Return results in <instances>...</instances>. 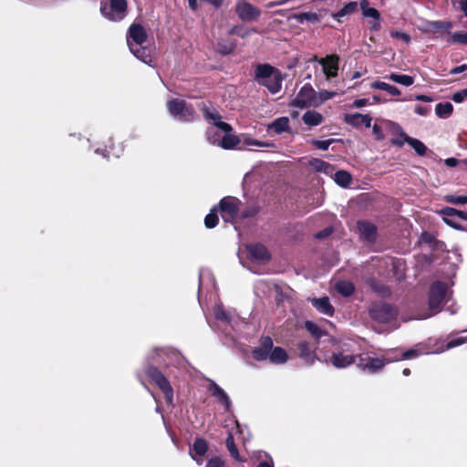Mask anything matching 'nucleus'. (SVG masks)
<instances>
[{
	"label": "nucleus",
	"instance_id": "nucleus-17",
	"mask_svg": "<svg viewBox=\"0 0 467 467\" xmlns=\"http://www.w3.org/2000/svg\"><path fill=\"white\" fill-rule=\"evenodd\" d=\"M358 229L360 236L368 243H374L377 240L378 229L377 226L368 221H358Z\"/></svg>",
	"mask_w": 467,
	"mask_h": 467
},
{
	"label": "nucleus",
	"instance_id": "nucleus-11",
	"mask_svg": "<svg viewBox=\"0 0 467 467\" xmlns=\"http://www.w3.org/2000/svg\"><path fill=\"white\" fill-rule=\"evenodd\" d=\"M235 12L243 21L257 20L261 15L258 8L244 0H241L236 4Z\"/></svg>",
	"mask_w": 467,
	"mask_h": 467
},
{
	"label": "nucleus",
	"instance_id": "nucleus-62",
	"mask_svg": "<svg viewBox=\"0 0 467 467\" xmlns=\"http://www.w3.org/2000/svg\"><path fill=\"white\" fill-rule=\"evenodd\" d=\"M331 234H332V229L331 228H326V229L317 233L315 236L317 239H323V238L327 237Z\"/></svg>",
	"mask_w": 467,
	"mask_h": 467
},
{
	"label": "nucleus",
	"instance_id": "nucleus-64",
	"mask_svg": "<svg viewBox=\"0 0 467 467\" xmlns=\"http://www.w3.org/2000/svg\"><path fill=\"white\" fill-rule=\"evenodd\" d=\"M467 70V65L466 64H463V65H461V66H458V67H455L451 69L450 73L451 75H455V74H460L463 71Z\"/></svg>",
	"mask_w": 467,
	"mask_h": 467
},
{
	"label": "nucleus",
	"instance_id": "nucleus-30",
	"mask_svg": "<svg viewBox=\"0 0 467 467\" xmlns=\"http://www.w3.org/2000/svg\"><path fill=\"white\" fill-rule=\"evenodd\" d=\"M269 129L273 130L276 134L289 131V119L287 117H280L274 120Z\"/></svg>",
	"mask_w": 467,
	"mask_h": 467
},
{
	"label": "nucleus",
	"instance_id": "nucleus-23",
	"mask_svg": "<svg viewBox=\"0 0 467 467\" xmlns=\"http://www.w3.org/2000/svg\"><path fill=\"white\" fill-rule=\"evenodd\" d=\"M208 390L210 391L211 395L215 397L219 403H222L225 406L226 410H229L231 401L226 394V392L215 382H212L209 387Z\"/></svg>",
	"mask_w": 467,
	"mask_h": 467
},
{
	"label": "nucleus",
	"instance_id": "nucleus-12",
	"mask_svg": "<svg viewBox=\"0 0 467 467\" xmlns=\"http://www.w3.org/2000/svg\"><path fill=\"white\" fill-rule=\"evenodd\" d=\"M148 39V34L146 29L138 23H133L130 26L127 32V42L128 45L132 44L134 42L137 46H141Z\"/></svg>",
	"mask_w": 467,
	"mask_h": 467
},
{
	"label": "nucleus",
	"instance_id": "nucleus-8",
	"mask_svg": "<svg viewBox=\"0 0 467 467\" xmlns=\"http://www.w3.org/2000/svg\"><path fill=\"white\" fill-rule=\"evenodd\" d=\"M295 350L297 357L303 361V363L306 366H312L316 362V360L323 361L321 358H319L317 353V345H312L310 342L306 340H300L295 345Z\"/></svg>",
	"mask_w": 467,
	"mask_h": 467
},
{
	"label": "nucleus",
	"instance_id": "nucleus-56",
	"mask_svg": "<svg viewBox=\"0 0 467 467\" xmlns=\"http://www.w3.org/2000/svg\"><path fill=\"white\" fill-rule=\"evenodd\" d=\"M452 100L456 103L462 102L465 99H467V88L461 89L460 91L455 92L452 95Z\"/></svg>",
	"mask_w": 467,
	"mask_h": 467
},
{
	"label": "nucleus",
	"instance_id": "nucleus-60",
	"mask_svg": "<svg viewBox=\"0 0 467 467\" xmlns=\"http://www.w3.org/2000/svg\"><path fill=\"white\" fill-rule=\"evenodd\" d=\"M389 87V84L383 81H375L371 84L372 88L380 89L387 91Z\"/></svg>",
	"mask_w": 467,
	"mask_h": 467
},
{
	"label": "nucleus",
	"instance_id": "nucleus-14",
	"mask_svg": "<svg viewBox=\"0 0 467 467\" xmlns=\"http://www.w3.org/2000/svg\"><path fill=\"white\" fill-rule=\"evenodd\" d=\"M248 256L250 259L260 262H268L271 254L267 248L260 244H252L246 246Z\"/></svg>",
	"mask_w": 467,
	"mask_h": 467
},
{
	"label": "nucleus",
	"instance_id": "nucleus-3",
	"mask_svg": "<svg viewBox=\"0 0 467 467\" xmlns=\"http://www.w3.org/2000/svg\"><path fill=\"white\" fill-rule=\"evenodd\" d=\"M398 309L388 303L377 302L371 305L368 309L370 318L380 324H389L398 317Z\"/></svg>",
	"mask_w": 467,
	"mask_h": 467
},
{
	"label": "nucleus",
	"instance_id": "nucleus-36",
	"mask_svg": "<svg viewBox=\"0 0 467 467\" xmlns=\"http://www.w3.org/2000/svg\"><path fill=\"white\" fill-rule=\"evenodd\" d=\"M225 446L230 452V455L237 462H243L244 460L241 458L239 454L238 448L234 442V435L229 432L228 436L225 440Z\"/></svg>",
	"mask_w": 467,
	"mask_h": 467
},
{
	"label": "nucleus",
	"instance_id": "nucleus-1",
	"mask_svg": "<svg viewBox=\"0 0 467 467\" xmlns=\"http://www.w3.org/2000/svg\"><path fill=\"white\" fill-rule=\"evenodd\" d=\"M254 78L258 85L266 88L271 94H276L281 90L285 77L280 69L264 63L255 66Z\"/></svg>",
	"mask_w": 467,
	"mask_h": 467
},
{
	"label": "nucleus",
	"instance_id": "nucleus-7",
	"mask_svg": "<svg viewBox=\"0 0 467 467\" xmlns=\"http://www.w3.org/2000/svg\"><path fill=\"white\" fill-rule=\"evenodd\" d=\"M127 0H109V6L104 3L100 12L104 17L110 21H120L127 16Z\"/></svg>",
	"mask_w": 467,
	"mask_h": 467
},
{
	"label": "nucleus",
	"instance_id": "nucleus-58",
	"mask_svg": "<svg viewBox=\"0 0 467 467\" xmlns=\"http://www.w3.org/2000/svg\"><path fill=\"white\" fill-rule=\"evenodd\" d=\"M431 111L429 107H424L420 105H416L414 108V112L420 116H427Z\"/></svg>",
	"mask_w": 467,
	"mask_h": 467
},
{
	"label": "nucleus",
	"instance_id": "nucleus-24",
	"mask_svg": "<svg viewBox=\"0 0 467 467\" xmlns=\"http://www.w3.org/2000/svg\"><path fill=\"white\" fill-rule=\"evenodd\" d=\"M309 165L317 171L323 172L327 175L332 176L335 171L334 165L321 160L314 158L309 161Z\"/></svg>",
	"mask_w": 467,
	"mask_h": 467
},
{
	"label": "nucleus",
	"instance_id": "nucleus-53",
	"mask_svg": "<svg viewBox=\"0 0 467 467\" xmlns=\"http://www.w3.org/2000/svg\"><path fill=\"white\" fill-rule=\"evenodd\" d=\"M371 287L375 292H377L383 297L389 296L390 295V290L385 285L373 284L371 285Z\"/></svg>",
	"mask_w": 467,
	"mask_h": 467
},
{
	"label": "nucleus",
	"instance_id": "nucleus-52",
	"mask_svg": "<svg viewBox=\"0 0 467 467\" xmlns=\"http://www.w3.org/2000/svg\"><path fill=\"white\" fill-rule=\"evenodd\" d=\"M243 145L244 146H247V147L248 146L269 147V146L272 145V143L261 141V140L251 139V138H247V139L244 140Z\"/></svg>",
	"mask_w": 467,
	"mask_h": 467
},
{
	"label": "nucleus",
	"instance_id": "nucleus-47",
	"mask_svg": "<svg viewBox=\"0 0 467 467\" xmlns=\"http://www.w3.org/2000/svg\"><path fill=\"white\" fill-rule=\"evenodd\" d=\"M444 201L456 205L467 204V195L448 194L444 196Z\"/></svg>",
	"mask_w": 467,
	"mask_h": 467
},
{
	"label": "nucleus",
	"instance_id": "nucleus-19",
	"mask_svg": "<svg viewBox=\"0 0 467 467\" xmlns=\"http://www.w3.org/2000/svg\"><path fill=\"white\" fill-rule=\"evenodd\" d=\"M441 213L443 215V220L444 222L455 228V229H459V225L456 224L455 223L452 222V220L449 219V217H459L460 219L463 220V221H467V212H464V211H461V210H457L455 208H452V207H444L441 210Z\"/></svg>",
	"mask_w": 467,
	"mask_h": 467
},
{
	"label": "nucleus",
	"instance_id": "nucleus-50",
	"mask_svg": "<svg viewBox=\"0 0 467 467\" xmlns=\"http://www.w3.org/2000/svg\"><path fill=\"white\" fill-rule=\"evenodd\" d=\"M466 342H467V336L466 337H457L450 339L447 342V344L445 345L444 349L449 350L451 348L463 345Z\"/></svg>",
	"mask_w": 467,
	"mask_h": 467
},
{
	"label": "nucleus",
	"instance_id": "nucleus-51",
	"mask_svg": "<svg viewBox=\"0 0 467 467\" xmlns=\"http://www.w3.org/2000/svg\"><path fill=\"white\" fill-rule=\"evenodd\" d=\"M389 34L392 38L402 40L407 44L410 43L411 40L410 36L405 32H400L398 30H391Z\"/></svg>",
	"mask_w": 467,
	"mask_h": 467
},
{
	"label": "nucleus",
	"instance_id": "nucleus-9",
	"mask_svg": "<svg viewBox=\"0 0 467 467\" xmlns=\"http://www.w3.org/2000/svg\"><path fill=\"white\" fill-rule=\"evenodd\" d=\"M290 105L299 109L316 106L317 105V92L310 84H305Z\"/></svg>",
	"mask_w": 467,
	"mask_h": 467
},
{
	"label": "nucleus",
	"instance_id": "nucleus-4",
	"mask_svg": "<svg viewBox=\"0 0 467 467\" xmlns=\"http://www.w3.org/2000/svg\"><path fill=\"white\" fill-rule=\"evenodd\" d=\"M144 372L146 376L162 391L166 402L171 404L173 400V389L164 374L153 365H148Z\"/></svg>",
	"mask_w": 467,
	"mask_h": 467
},
{
	"label": "nucleus",
	"instance_id": "nucleus-27",
	"mask_svg": "<svg viewBox=\"0 0 467 467\" xmlns=\"http://www.w3.org/2000/svg\"><path fill=\"white\" fill-rule=\"evenodd\" d=\"M222 138L219 145L224 150H233L236 148L240 143L241 140L238 136L234 134H231L230 132H225Z\"/></svg>",
	"mask_w": 467,
	"mask_h": 467
},
{
	"label": "nucleus",
	"instance_id": "nucleus-45",
	"mask_svg": "<svg viewBox=\"0 0 467 467\" xmlns=\"http://www.w3.org/2000/svg\"><path fill=\"white\" fill-rule=\"evenodd\" d=\"M254 29H247V28H244L243 26H234L233 27L230 28V30L228 31V34L230 36H240L241 38H245L247 37L251 32H254Z\"/></svg>",
	"mask_w": 467,
	"mask_h": 467
},
{
	"label": "nucleus",
	"instance_id": "nucleus-42",
	"mask_svg": "<svg viewBox=\"0 0 467 467\" xmlns=\"http://www.w3.org/2000/svg\"><path fill=\"white\" fill-rule=\"evenodd\" d=\"M396 129L397 130H399L400 137L392 138L390 140V144L398 148H402L404 144L407 142V140L410 139L411 137H410L406 132H404L400 126L396 125Z\"/></svg>",
	"mask_w": 467,
	"mask_h": 467
},
{
	"label": "nucleus",
	"instance_id": "nucleus-57",
	"mask_svg": "<svg viewBox=\"0 0 467 467\" xmlns=\"http://www.w3.org/2000/svg\"><path fill=\"white\" fill-rule=\"evenodd\" d=\"M372 134H373L375 140L378 141H381L385 138L380 126L376 123L372 127Z\"/></svg>",
	"mask_w": 467,
	"mask_h": 467
},
{
	"label": "nucleus",
	"instance_id": "nucleus-38",
	"mask_svg": "<svg viewBox=\"0 0 467 467\" xmlns=\"http://www.w3.org/2000/svg\"><path fill=\"white\" fill-rule=\"evenodd\" d=\"M305 327L311 334L313 338H315V344L317 345L319 339L325 335V332L317 324L309 320L306 321Z\"/></svg>",
	"mask_w": 467,
	"mask_h": 467
},
{
	"label": "nucleus",
	"instance_id": "nucleus-63",
	"mask_svg": "<svg viewBox=\"0 0 467 467\" xmlns=\"http://www.w3.org/2000/svg\"><path fill=\"white\" fill-rule=\"evenodd\" d=\"M459 4L460 9L463 12L464 16H467V0H452V4Z\"/></svg>",
	"mask_w": 467,
	"mask_h": 467
},
{
	"label": "nucleus",
	"instance_id": "nucleus-15",
	"mask_svg": "<svg viewBox=\"0 0 467 467\" xmlns=\"http://www.w3.org/2000/svg\"><path fill=\"white\" fill-rule=\"evenodd\" d=\"M322 362L329 363L337 368H345L356 362V356L344 355L343 353H332L328 358H324Z\"/></svg>",
	"mask_w": 467,
	"mask_h": 467
},
{
	"label": "nucleus",
	"instance_id": "nucleus-28",
	"mask_svg": "<svg viewBox=\"0 0 467 467\" xmlns=\"http://www.w3.org/2000/svg\"><path fill=\"white\" fill-rule=\"evenodd\" d=\"M294 17L300 24H303L305 21L316 24L319 23L322 19V16L316 12H301L296 14Z\"/></svg>",
	"mask_w": 467,
	"mask_h": 467
},
{
	"label": "nucleus",
	"instance_id": "nucleus-49",
	"mask_svg": "<svg viewBox=\"0 0 467 467\" xmlns=\"http://www.w3.org/2000/svg\"><path fill=\"white\" fill-rule=\"evenodd\" d=\"M371 20L368 21V26L370 32H377L381 29V15L379 12V16H368Z\"/></svg>",
	"mask_w": 467,
	"mask_h": 467
},
{
	"label": "nucleus",
	"instance_id": "nucleus-37",
	"mask_svg": "<svg viewBox=\"0 0 467 467\" xmlns=\"http://www.w3.org/2000/svg\"><path fill=\"white\" fill-rule=\"evenodd\" d=\"M130 50L134 54V56L143 61L144 63L151 62V57L146 47L141 46L133 47L132 44H130Z\"/></svg>",
	"mask_w": 467,
	"mask_h": 467
},
{
	"label": "nucleus",
	"instance_id": "nucleus-32",
	"mask_svg": "<svg viewBox=\"0 0 467 467\" xmlns=\"http://www.w3.org/2000/svg\"><path fill=\"white\" fill-rule=\"evenodd\" d=\"M358 9V3L355 1L348 2L337 13H332L331 16L337 22H340V17L355 13Z\"/></svg>",
	"mask_w": 467,
	"mask_h": 467
},
{
	"label": "nucleus",
	"instance_id": "nucleus-22",
	"mask_svg": "<svg viewBox=\"0 0 467 467\" xmlns=\"http://www.w3.org/2000/svg\"><path fill=\"white\" fill-rule=\"evenodd\" d=\"M312 305L317 308V310L322 314L332 317L334 315L335 309L331 305L328 296H323L321 298H313L311 299Z\"/></svg>",
	"mask_w": 467,
	"mask_h": 467
},
{
	"label": "nucleus",
	"instance_id": "nucleus-61",
	"mask_svg": "<svg viewBox=\"0 0 467 467\" xmlns=\"http://www.w3.org/2000/svg\"><path fill=\"white\" fill-rule=\"evenodd\" d=\"M368 103V99H358L353 101L352 107L353 108H362V107L367 106Z\"/></svg>",
	"mask_w": 467,
	"mask_h": 467
},
{
	"label": "nucleus",
	"instance_id": "nucleus-26",
	"mask_svg": "<svg viewBox=\"0 0 467 467\" xmlns=\"http://www.w3.org/2000/svg\"><path fill=\"white\" fill-rule=\"evenodd\" d=\"M269 360L273 364H284L288 360V355L283 348L273 347L270 351Z\"/></svg>",
	"mask_w": 467,
	"mask_h": 467
},
{
	"label": "nucleus",
	"instance_id": "nucleus-44",
	"mask_svg": "<svg viewBox=\"0 0 467 467\" xmlns=\"http://www.w3.org/2000/svg\"><path fill=\"white\" fill-rule=\"evenodd\" d=\"M360 10L362 12L363 16H379V10L370 7L368 0H361L359 2Z\"/></svg>",
	"mask_w": 467,
	"mask_h": 467
},
{
	"label": "nucleus",
	"instance_id": "nucleus-54",
	"mask_svg": "<svg viewBox=\"0 0 467 467\" xmlns=\"http://www.w3.org/2000/svg\"><path fill=\"white\" fill-rule=\"evenodd\" d=\"M206 467H225V462L219 456H214L207 462Z\"/></svg>",
	"mask_w": 467,
	"mask_h": 467
},
{
	"label": "nucleus",
	"instance_id": "nucleus-29",
	"mask_svg": "<svg viewBox=\"0 0 467 467\" xmlns=\"http://www.w3.org/2000/svg\"><path fill=\"white\" fill-rule=\"evenodd\" d=\"M452 23L450 21H431L428 23V31L431 33H438L444 30L447 34H451Z\"/></svg>",
	"mask_w": 467,
	"mask_h": 467
},
{
	"label": "nucleus",
	"instance_id": "nucleus-6",
	"mask_svg": "<svg viewBox=\"0 0 467 467\" xmlns=\"http://www.w3.org/2000/svg\"><path fill=\"white\" fill-rule=\"evenodd\" d=\"M448 285L446 283L441 281L433 282L429 289V308L437 313L441 309V306L443 303L447 295Z\"/></svg>",
	"mask_w": 467,
	"mask_h": 467
},
{
	"label": "nucleus",
	"instance_id": "nucleus-48",
	"mask_svg": "<svg viewBox=\"0 0 467 467\" xmlns=\"http://www.w3.org/2000/svg\"><path fill=\"white\" fill-rule=\"evenodd\" d=\"M337 141H339V140H335V139H329V140H326L313 139V140H311L310 143H311V145H313L315 148H317L318 150H327L331 144H333L334 142H337Z\"/></svg>",
	"mask_w": 467,
	"mask_h": 467
},
{
	"label": "nucleus",
	"instance_id": "nucleus-18",
	"mask_svg": "<svg viewBox=\"0 0 467 467\" xmlns=\"http://www.w3.org/2000/svg\"><path fill=\"white\" fill-rule=\"evenodd\" d=\"M344 121L355 128H359L361 125L369 128L371 126L372 118L369 115H363L357 112L354 114H345Z\"/></svg>",
	"mask_w": 467,
	"mask_h": 467
},
{
	"label": "nucleus",
	"instance_id": "nucleus-31",
	"mask_svg": "<svg viewBox=\"0 0 467 467\" xmlns=\"http://www.w3.org/2000/svg\"><path fill=\"white\" fill-rule=\"evenodd\" d=\"M302 119L307 126H317L323 121V116L316 110H307L303 115Z\"/></svg>",
	"mask_w": 467,
	"mask_h": 467
},
{
	"label": "nucleus",
	"instance_id": "nucleus-20",
	"mask_svg": "<svg viewBox=\"0 0 467 467\" xmlns=\"http://www.w3.org/2000/svg\"><path fill=\"white\" fill-rule=\"evenodd\" d=\"M358 366L363 368V369H368L370 372H377L385 366V361L383 359L378 358L371 357H361L359 356V363Z\"/></svg>",
	"mask_w": 467,
	"mask_h": 467
},
{
	"label": "nucleus",
	"instance_id": "nucleus-2",
	"mask_svg": "<svg viewBox=\"0 0 467 467\" xmlns=\"http://www.w3.org/2000/svg\"><path fill=\"white\" fill-rule=\"evenodd\" d=\"M170 114L182 122H192L196 118V111L192 105L184 99H172L167 102Z\"/></svg>",
	"mask_w": 467,
	"mask_h": 467
},
{
	"label": "nucleus",
	"instance_id": "nucleus-10",
	"mask_svg": "<svg viewBox=\"0 0 467 467\" xmlns=\"http://www.w3.org/2000/svg\"><path fill=\"white\" fill-rule=\"evenodd\" d=\"M200 109L206 121L213 124L224 132H231L233 130V127L229 123L221 120V115L214 109L211 110L205 103H202Z\"/></svg>",
	"mask_w": 467,
	"mask_h": 467
},
{
	"label": "nucleus",
	"instance_id": "nucleus-43",
	"mask_svg": "<svg viewBox=\"0 0 467 467\" xmlns=\"http://www.w3.org/2000/svg\"><path fill=\"white\" fill-rule=\"evenodd\" d=\"M407 143L411 146L419 156H424L427 153V147L418 139L410 138L407 140Z\"/></svg>",
	"mask_w": 467,
	"mask_h": 467
},
{
	"label": "nucleus",
	"instance_id": "nucleus-33",
	"mask_svg": "<svg viewBox=\"0 0 467 467\" xmlns=\"http://www.w3.org/2000/svg\"><path fill=\"white\" fill-rule=\"evenodd\" d=\"M335 287H336V290L341 296H343L345 297H348V296H352L355 292V285L350 281H346V280L338 281L336 284Z\"/></svg>",
	"mask_w": 467,
	"mask_h": 467
},
{
	"label": "nucleus",
	"instance_id": "nucleus-40",
	"mask_svg": "<svg viewBox=\"0 0 467 467\" xmlns=\"http://www.w3.org/2000/svg\"><path fill=\"white\" fill-rule=\"evenodd\" d=\"M453 111V106L451 102L438 103L435 107V112L440 118L446 119Z\"/></svg>",
	"mask_w": 467,
	"mask_h": 467
},
{
	"label": "nucleus",
	"instance_id": "nucleus-5",
	"mask_svg": "<svg viewBox=\"0 0 467 467\" xmlns=\"http://www.w3.org/2000/svg\"><path fill=\"white\" fill-rule=\"evenodd\" d=\"M242 202L234 196H226L220 200L218 211L225 223H234L238 217Z\"/></svg>",
	"mask_w": 467,
	"mask_h": 467
},
{
	"label": "nucleus",
	"instance_id": "nucleus-59",
	"mask_svg": "<svg viewBox=\"0 0 467 467\" xmlns=\"http://www.w3.org/2000/svg\"><path fill=\"white\" fill-rule=\"evenodd\" d=\"M389 87V84L383 81H375L371 84L372 88L380 89L387 91Z\"/></svg>",
	"mask_w": 467,
	"mask_h": 467
},
{
	"label": "nucleus",
	"instance_id": "nucleus-25",
	"mask_svg": "<svg viewBox=\"0 0 467 467\" xmlns=\"http://www.w3.org/2000/svg\"><path fill=\"white\" fill-rule=\"evenodd\" d=\"M420 242L429 244L432 250L441 249L444 245V243L438 240L433 234L426 231L421 233Z\"/></svg>",
	"mask_w": 467,
	"mask_h": 467
},
{
	"label": "nucleus",
	"instance_id": "nucleus-13",
	"mask_svg": "<svg viewBox=\"0 0 467 467\" xmlns=\"http://www.w3.org/2000/svg\"><path fill=\"white\" fill-rule=\"evenodd\" d=\"M273 348V339L269 336H263L260 338V346L252 350L253 358L257 361L269 358L270 351Z\"/></svg>",
	"mask_w": 467,
	"mask_h": 467
},
{
	"label": "nucleus",
	"instance_id": "nucleus-16",
	"mask_svg": "<svg viewBox=\"0 0 467 467\" xmlns=\"http://www.w3.org/2000/svg\"><path fill=\"white\" fill-rule=\"evenodd\" d=\"M339 57L336 54L328 55L319 60L323 71L327 78H335L337 76Z\"/></svg>",
	"mask_w": 467,
	"mask_h": 467
},
{
	"label": "nucleus",
	"instance_id": "nucleus-21",
	"mask_svg": "<svg viewBox=\"0 0 467 467\" xmlns=\"http://www.w3.org/2000/svg\"><path fill=\"white\" fill-rule=\"evenodd\" d=\"M237 47L236 40L231 38H219L215 45V51L221 56L232 54Z\"/></svg>",
	"mask_w": 467,
	"mask_h": 467
},
{
	"label": "nucleus",
	"instance_id": "nucleus-35",
	"mask_svg": "<svg viewBox=\"0 0 467 467\" xmlns=\"http://www.w3.org/2000/svg\"><path fill=\"white\" fill-rule=\"evenodd\" d=\"M334 180L337 184H338L341 187H348L352 182V176L351 174L344 170H340L335 172L334 174Z\"/></svg>",
	"mask_w": 467,
	"mask_h": 467
},
{
	"label": "nucleus",
	"instance_id": "nucleus-39",
	"mask_svg": "<svg viewBox=\"0 0 467 467\" xmlns=\"http://www.w3.org/2000/svg\"><path fill=\"white\" fill-rule=\"evenodd\" d=\"M218 212L219 211H218L217 206H213L210 210V213L204 218V224H205L206 228L213 229L218 224V223H219Z\"/></svg>",
	"mask_w": 467,
	"mask_h": 467
},
{
	"label": "nucleus",
	"instance_id": "nucleus-46",
	"mask_svg": "<svg viewBox=\"0 0 467 467\" xmlns=\"http://www.w3.org/2000/svg\"><path fill=\"white\" fill-rule=\"evenodd\" d=\"M449 44H462L467 46V33L466 32H455L451 35L448 39Z\"/></svg>",
	"mask_w": 467,
	"mask_h": 467
},
{
	"label": "nucleus",
	"instance_id": "nucleus-34",
	"mask_svg": "<svg viewBox=\"0 0 467 467\" xmlns=\"http://www.w3.org/2000/svg\"><path fill=\"white\" fill-rule=\"evenodd\" d=\"M208 449V442L205 439L196 438L191 447V451H192L199 457H203Z\"/></svg>",
	"mask_w": 467,
	"mask_h": 467
},
{
	"label": "nucleus",
	"instance_id": "nucleus-55",
	"mask_svg": "<svg viewBox=\"0 0 467 467\" xmlns=\"http://www.w3.org/2000/svg\"><path fill=\"white\" fill-rule=\"evenodd\" d=\"M421 354V351L418 349L417 348H410L407 351H404L402 353L401 358L402 359H410L412 358H416Z\"/></svg>",
	"mask_w": 467,
	"mask_h": 467
},
{
	"label": "nucleus",
	"instance_id": "nucleus-41",
	"mask_svg": "<svg viewBox=\"0 0 467 467\" xmlns=\"http://www.w3.org/2000/svg\"><path fill=\"white\" fill-rule=\"evenodd\" d=\"M389 78L398 84L409 87L414 83V78L409 75H400L397 73H391Z\"/></svg>",
	"mask_w": 467,
	"mask_h": 467
}]
</instances>
